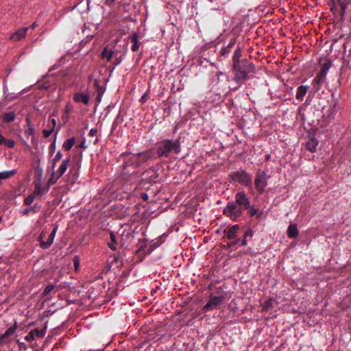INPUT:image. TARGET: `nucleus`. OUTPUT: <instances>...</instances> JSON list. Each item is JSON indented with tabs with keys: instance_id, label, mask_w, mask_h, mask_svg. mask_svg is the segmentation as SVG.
Wrapping results in <instances>:
<instances>
[{
	"instance_id": "1",
	"label": "nucleus",
	"mask_w": 351,
	"mask_h": 351,
	"mask_svg": "<svg viewBox=\"0 0 351 351\" xmlns=\"http://www.w3.org/2000/svg\"><path fill=\"white\" fill-rule=\"evenodd\" d=\"M174 150L176 154L180 152V143L178 141L163 140L158 143L157 152L159 156H168Z\"/></svg>"
},
{
	"instance_id": "2",
	"label": "nucleus",
	"mask_w": 351,
	"mask_h": 351,
	"mask_svg": "<svg viewBox=\"0 0 351 351\" xmlns=\"http://www.w3.org/2000/svg\"><path fill=\"white\" fill-rule=\"evenodd\" d=\"M234 69L236 71L235 80L239 83L241 80H246L248 77V73L254 71V66L247 62H242L236 64Z\"/></svg>"
},
{
	"instance_id": "3",
	"label": "nucleus",
	"mask_w": 351,
	"mask_h": 351,
	"mask_svg": "<svg viewBox=\"0 0 351 351\" xmlns=\"http://www.w3.org/2000/svg\"><path fill=\"white\" fill-rule=\"evenodd\" d=\"M223 213L232 220L237 221L243 215V209L234 202H230L223 209Z\"/></svg>"
},
{
	"instance_id": "4",
	"label": "nucleus",
	"mask_w": 351,
	"mask_h": 351,
	"mask_svg": "<svg viewBox=\"0 0 351 351\" xmlns=\"http://www.w3.org/2000/svg\"><path fill=\"white\" fill-rule=\"evenodd\" d=\"M269 176L264 171H257L254 179V185L257 191L261 194L263 193L265 188L268 184V180Z\"/></svg>"
},
{
	"instance_id": "5",
	"label": "nucleus",
	"mask_w": 351,
	"mask_h": 351,
	"mask_svg": "<svg viewBox=\"0 0 351 351\" xmlns=\"http://www.w3.org/2000/svg\"><path fill=\"white\" fill-rule=\"evenodd\" d=\"M118 51L116 52L108 47H106L101 53L104 58H106L108 62H111L115 66L119 65L124 58V56H118Z\"/></svg>"
},
{
	"instance_id": "6",
	"label": "nucleus",
	"mask_w": 351,
	"mask_h": 351,
	"mask_svg": "<svg viewBox=\"0 0 351 351\" xmlns=\"http://www.w3.org/2000/svg\"><path fill=\"white\" fill-rule=\"evenodd\" d=\"M232 178L249 188L252 187V176L244 170L237 171L232 174Z\"/></svg>"
},
{
	"instance_id": "7",
	"label": "nucleus",
	"mask_w": 351,
	"mask_h": 351,
	"mask_svg": "<svg viewBox=\"0 0 351 351\" xmlns=\"http://www.w3.org/2000/svg\"><path fill=\"white\" fill-rule=\"evenodd\" d=\"M56 232L57 227L54 228L49 235H47V233L44 231L40 233L38 239L42 248L47 249L52 245Z\"/></svg>"
},
{
	"instance_id": "8",
	"label": "nucleus",
	"mask_w": 351,
	"mask_h": 351,
	"mask_svg": "<svg viewBox=\"0 0 351 351\" xmlns=\"http://www.w3.org/2000/svg\"><path fill=\"white\" fill-rule=\"evenodd\" d=\"M341 109V104L338 99H332L329 106L324 110V114L328 119H332L335 117L337 113Z\"/></svg>"
},
{
	"instance_id": "9",
	"label": "nucleus",
	"mask_w": 351,
	"mask_h": 351,
	"mask_svg": "<svg viewBox=\"0 0 351 351\" xmlns=\"http://www.w3.org/2000/svg\"><path fill=\"white\" fill-rule=\"evenodd\" d=\"M223 299L224 298L222 295H211L208 302L204 306L203 311L207 312L217 308L222 303Z\"/></svg>"
},
{
	"instance_id": "10",
	"label": "nucleus",
	"mask_w": 351,
	"mask_h": 351,
	"mask_svg": "<svg viewBox=\"0 0 351 351\" xmlns=\"http://www.w3.org/2000/svg\"><path fill=\"white\" fill-rule=\"evenodd\" d=\"M69 161V158H66V159H64L62 161L57 171H53L52 173L51 178H50V182L55 183L60 177H62L64 175V173L66 172L68 168V164Z\"/></svg>"
},
{
	"instance_id": "11",
	"label": "nucleus",
	"mask_w": 351,
	"mask_h": 351,
	"mask_svg": "<svg viewBox=\"0 0 351 351\" xmlns=\"http://www.w3.org/2000/svg\"><path fill=\"white\" fill-rule=\"evenodd\" d=\"M235 203L243 210L251 208V204L245 191H239L235 195Z\"/></svg>"
},
{
	"instance_id": "12",
	"label": "nucleus",
	"mask_w": 351,
	"mask_h": 351,
	"mask_svg": "<svg viewBox=\"0 0 351 351\" xmlns=\"http://www.w3.org/2000/svg\"><path fill=\"white\" fill-rule=\"evenodd\" d=\"M16 326H13L8 328L5 332L0 335V346H3L9 341L10 337L12 336L16 332Z\"/></svg>"
},
{
	"instance_id": "13",
	"label": "nucleus",
	"mask_w": 351,
	"mask_h": 351,
	"mask_svg": "<svg viewBox=\"0 0 351 351\" xmlns=\"http://www.w3.org/2000/svg\"><path fill=\"white\" fill-rule=\"evenodd\" d=\"M119 232L121 235V244L122 245H125V243L130 240L131 237H132V230L128 229H125L123 228L119 229Z\"/></svg>"
},
{
	"instance_id": "14",
	"label": "nucleus",
	"mask_w": 351,
	"mask_h": 351,
	"mask_svg": "<svg viewBox=\"0 0 351 351\" xmlns=\"http://www.w3.org/2000/svg\"><path fill=\"white\" fill-rule=\"evenodd\" d=\"M73 99L76 102H82L88 104L90 100V96L88 93L77 92L74 94Z\"/></svg>"
},
{
	"instance_id": "15",
	"label": "nucleus",
	"mask_w": 351,
	"mask_h": 351,
	"mask_svg": "<svg viewBox=\"0 0 351 351\" xmlns=\"http://www.w3.org/2000/svg\"><path fill=\"white\" fill-rule=\"evenodd\" d=\"M239 229L238 224L233 225L226 231V237L228 239L233 240L237 237V234Z\"/></svg>"
},
{
	"instance_id": "16",
	"label": "nucleus",
	"mask_w": 351,
	"mask_h": 351,
	"mask_svg": "<svg viewBox=\"0 0 351 351\" xmlns=\"http://www.w3.org/2000/svg\"><path fill=\"white\" fill-rule=\"evenodd\" d=\"M27 29L28 27H23L19 29L17 31H16L14 34H12L10 38L14 40H19L25 36Z\"/></svg>"
},
{
	"instance_id": "17",
	"label": "nucleus",
	"mask_w": 351,
	"mask_h": 351,
	"mask_svg": "<svg viewBox=\"0 0 351 351\" xmlns=\"http://www.w3.org/2000/svg\"><path fill=\"white\" fill-rule=\"evenodd\" d=\"M308 86L307 85H301L297 88V92L295 97L298 99L302 101L304 99V95L306 94L307 90L308 89Z\"/></svg>"
},
{
	"instance_id": "18",
	"label": "nucleus",
	"mask_w": 351,
	"mask_h": 351,
	"mask_svg": "<svg viewBox=\"0 0 351 351\" xmlns=\"http://www.w3.org/2000/svg\"><path fill=\"white\" fill-rule=\"evenodd\" d=\"M40 208L41 206L36 204L32 206H29L27 208L21 210V213H22L23 215H27L31 212H33L34 213H37L40 210Z\"/></svg>"
},
{
	"instance_id": "19",
	"label": "nucleus",
	"mask_w": 351,
	"mask_h": 351,
	"mask_svg": "<svg viewBox=\"0 0 351 351\" xmlns=\"http://www.w3.org/2000/svg\"><path fill=\"white\" fill-rule=\"evenodd\" d=\"M318 145V141L315 138H311L306 143V149L311 152H316L317 146Z\"/></svg>"
},
{
	"instance_id": "20",
	"label": "nucleus",
	"mask_w": 351,
	"mask_h": 351,
	"mask_svg": "<svg viewBox=\"0 0 351 351\" xmlns=\"http://www.w3.org/2000/svg\"><path fill=\"white\" fill-rule=\"evenodd\" d=\"M327 74V69H322L320 71L313 80V82L320 84L322 83Z\"/></svg>"
},
{
	"instance_id": "21",
	"label": "nucleus",
	"mask_w": 351,
	"mask_h": 351,
	"mask_svg": "<svg viewBox=\"0 0 351 351\" xmlns=\"http://www.w3.org/2000/svg\"><path fill=\"white\" fill-rule=\"evenodd\" d=\"M130 38L133 43V45H132V50L133 51H137L139 49L138 36L137 34H136V33L133 34L131 36Z\"/></svg>"
},
{
	"instance_id": "22",
	"label": "nucleus",
	"mask_w": 351,
	"mask_h": 351,
	"mask_svg": "<svg viewBox=\"0 0 351 351\" xmlns=\"http://www.w3.org/2000/svg\"><path fill=\"white\" fill-rule=\"evenodd\" d=\"M16 173V170H10L0 172V182L2 180L9 178Z\"/></svg>"
},
{
	"instance_id": "23",
	"label": "nucleus",
	"mask_w": 351,
	"mask_h": 351,
	"mask_svg": "<svg viewBox=\"0 0 351 351\" xmlns=\"http://www.w3.org/2000/svg\"><path fill=\"white\" fill-rule=\"evenodd\" d=\"M254 235V232L252 230L249 229L247 230L243 235V239H241V246H246L247 245V238H252Z\"/></svg>"
},
{
	"instance_id": "24",
	"label": "nucleus",
	"mask_w": 351,
	"mask_h": 351,
	"mask_svg": "<svg viewBox=\"0 0 351 351\" xmlns=\"http://www.w3.org/2000/svg\"><path fill=\"white\" fill-rule=\"evenodd\" d=\"M287 234L291 238H294L298 234V230L297 226L293 224H291L288 227Z\"/></svg>"
},
{
	"instance_id": "25",
	"label": "nucleus",
	"mask_w": 351,
	"mask_h": 351,
	"mask_svg": "<svg viewBox=\"0 0 351 351\" xmlns=\"http://www.w3.org/2000/svg\"><path fill=\"white\" fill-rule=\"evenodd\" d=\"M49 121L51 122V128L49 130H43V134L47 138L49 137L52 134L53 129L56 125V121L55 119L53 118V119H50Z\"/></svg>"
},
{
	"instance_id": "26",
	"label": "nucleus",
	"mask_w": 351,
	"mask_h": 351,
	"mask_svg": "<svg viewBox=\"0 0 351 351\" xmlns=\"http://www.w3.org/2000/svg\"><path fill=\"white\" fill-rule=\"evenodd\" d=\"M16 117L15 113L13 111H10L4 114L3 117V121L8 123L14 120Z\"/></svg>"
},
{
	"instance_id": "27",
	"label": "nucleus",
	"mask_w": 351,
	"mask_h": 351,
	"mask_svg": "<svg viewBox=\"0 0 351 351\" xmlns=\"http://www.w3.org/2000/svg\"><path fill=\"white\" fill-rule=\"evenodd\" d=\"M116 244H117L116 237H115L114 234L112 232H111L110 241L108 242V246L112 250L114 251L117 250Z\"/></svg>"
},
{
	"instance_id": "28",
	"label": "nucleus",
	"mask_w": 351,
	"mask_h": 351,
	"mask_svg": "<svg viewBox=\"0 0 351 351\" xmlns=\"http://www.w3.org/2000/svg\"><path fill=\"white\" fill-rule=\"evenodd\" d=\"M74 143H75V138H71L69 139H67L66 141H64V143L63 144V147L65 150L69 151L74 145Z\"/></svg>"
},
{
	"instance_id": "29",
	"label": "nucleus",
	"mask_w": 351,
	"mask_h": 351,
	"mask_svg": "<svg viewBox=\"0 0 351 351\" xmlns=\"http://www.w3.org/2000/svg\"><path fill=\"white\" fill-rule=\"evenodd\" d=\"M97 129L96 128H91L88 133V136L93 138V143L97 144L98 139L97 138Z\"/></svg>"
},
{
	"instance_id": "30",
	"label": "nucleus",
	"mask_w": 351,
	"mask_h": 351,
	"mask_svg": "<svg viewBox=\"0 0 351 351\" xmlns=\"http://www.w3.org/2000/svg\"><path fill=\"white\" fill-rule=\"evenodd\" d=\"M241 56V51L239 47H238L234 52L233 55V60H234V66H236V64L240 63L239 58Z\"/></svg>"
},
{
	"instance_id": "31",
	"label": "nucleus",
	"mask_w": 351,
	"mask_h": 351,
	"mask_svg": "<svg viewBox=\"0 0 351 351\" xmlns=\"http://www.w3.org/2000/svg\"><path fill=\"white\" fill-rule=\"evenodd\" d=\"M32 330L35 335V338L36 337L43 338L45 337V335L46 334V328H44L43 329H37L36 328V329H34Z\"/></svg>"
},
{
	"instance_id": "32",
	"label": "nucleus",
	"mask_w": 351,
	"mask_h": 351,
	"mask_svg": "<svg viewBox=\"0 0 351 351\" xmlns=\"http://www.w3.org/2000/svg\"><path fill=\"white\" fill-rule=\"evenodd\" d=\"M27 128L25 130V133L27 135L33 134L34 133L35 130L29 119H27Z\"/></svg>"
},
{
	"instance_id": "33",
	"label": "nucleus",
	"mask_w": 351,
	"mask_h": 351,
	"mask_svg": "<svg viewBox=\"0 0 351 351\" xmlns=\"http://www.w3.org/2000/svg\"><path fill=\"white\" fill-rule=\"evenodd\" d=\"M34 199H35V195L33 193L30 194L25 198L24 204L25 205L29 206L33 203V202L34 201Z\"/></svg>"
},
{
	"instance_id": "34",
	"label": "nucleus",
	"mask_w": 351,
	"mask_h": 351,
	"mask_svg": "<svg viewBox=\"0 0 351 351\" xmlns=\"http://www.w3.org/2000/svg\"><path fill=\"white\" fill-rule=\"evenodd\" d=\"M241 240L238 239L237 237L236 239H233L230 243H229L228 244V246L229 247H233L234 246L242 247L241 245Z\"/></svg>"
},
{
	"instance_id": "35",
	"label": "nucleus",
	"mask_w": 351,
	"mask_h": 351,
	"mask_svg": "<svg viewBox=\"0 0 351 351\" xmlns=\"http://www.w3.org/2000/svg\"><path fill=\"white\" fill-rule=\"evenodd\" d=\"M3 145H5L9 148H13L15 146V142L12 139H5Z\"/></svg>"
},
{
	"instance_id": "36",
	"label": "nucleus",
	"mask_w": 351,
	"mask_h": 351,
	"mask_svg": "<svg viewBox=\"0 0 351 351\" xmlns=\"http://www.w3.org/2000/svg\"><path fill=\"white\" fill-rule=\"evenodd\" d=\"M62 154L61 152H60V151H58V152L56 153V154L55 157H54V158H53V169H54V165H55V164H56V162H58L59 160H60V159L62 158Z\"/></svg>"
},
{
	"instance_id": "37",
	"label": "nucleus",
	"mask_w": 351,
	"mask_h": 351,
	"mask_svg": "<svg viewBox=\"0 0 351 351\" xmlns=\"http://www.w3.org/2000/svg\"><path fill=\"white\" fill-rule=\"evenodd\" d=\"M55 288V286L53 285H48L43 291V294L45 295H47L51 291H53Z\"/></svg>"
},
{
	"instance_id": "38",
	"label": "nucleus",
	"mask_w": 351,
	"mask_h": 351,
	"mask_svg": "<svg viewBox=\"0 0 351 351\" xmlns=\"http://www.w3.org/2000/svg\"><path fill=\"white\" fill-rule=\"evenodd\" d=\"M35 339V335L32 330L26 336L25 339L29 341H32Z\"/></svg>"
},
{
	"instance_id": "39",
	"label": "nucleus",
	"mask_w": 351,
	"mask_h": 351,
	"mask_svg": "<svg viewBox=\"0 0 351 351\" xmlns=\"http://www.w3.org/2000/svg\"><path fill=\"white\" fill-rule=\"evenodd\" d=\"M230 50H228V48L227 49V46L223 47L220 51L221 53V56H227L229 53H230Z\"/></svg>"
},
{
	"instance_id": "40",
	"label": "nucleus",
	"mask_w": 351,
	"mask_h": 351,
	"mask_svg": "<svg viewBox=\"0 0 351 351\" xmlns=\"http://www.w3.org/2000/svg\"><path fill=\"white\" fill-rule=\"evenodd\" d=\"M149 98V93L148 92H145L141 97V101L142 103H145Z\"/></svg>"
},
{
	"instance_id": "41",
	"label": "nucleus",
	"mask_w": 351,
	"mask_h": 351,
	"mask_svg": "<svg viewBox=\"0 0 351 351\" xmlns=\"http://www.w3.org/2000/svg\"><path fill=\"white\" fill-rule=\"evenodd\" d=\"M236 43V40L234 38L232 39L230 43L228 44L227 45V49L228 48V50H230V51H231L232 48L234 46Z\"/></svg>"
},
{
	"instance_id": "42",
	"label": "nucleus",
	"mask_w": 351,
	"mask_h": 351,
	"mask_svg": "<svg viewBox=\"0 0 351 351\" xmlns=\"http://www.w3.org/2000/svg\"><path fill=\"white\" fill-rule=\"evenodd\" d=\"M73 107H72V105L70 102H68L65 106V111L67 112V113H69L71 110H72Z\"/></svg>"
},
{
	"instance_id": "43",
	"label": "nucleus",
	"mask_w": 351,
	"mask_h": 351,
	"mask_svg": "<svg viewBox=\"0 0 351 351\" xmlns=\"http://www.w3.org/2000/svg\"><path fill=\"white\" fill-rule=\"evenodd\" d=\"M73 262H74V265H75V267L76 268L78 267L79 265H80V261H79V258L77 256L74 257Z\"/></svg>"
},
{
	"instance_id": "44",
	"label": "nucleus",
	"mask_w": 351,
	"mask_h": 351,
	"mask_svg": "<svg viewBox=\"0 0 351 351\" xmlns=\"http://www.w3.org/2000/svg\"><path fill=\"white\" fill-rule=\"evenodd\" d=\"M256 213H257V210H256V209H255V208H251V209L250 210V211H249V213H250V215L251 216H254V215H255L256 214Z\"/></svg>"
},
{
	"instance_id": "45",
	"label": "nucleus",
	"mask_w": 351,
	"mask_h": 351,
	"mask_svg": "<svg viewBox=\"0 0 351 351\" xmlns=\"http://www.w3.org/2000/svg\"><path fill=\"white\" fill-rule=\"evenodd\" d=\"M36 193H38V194L41 193V189L38 187L36 188V190L34 191V193L33 194L36 195Z\"/></svg>"
},
{
	"instance_id": "46",
	"label": "nucleus",
	"mask_w": 351,
	"mask_h": 351,
	"mask_svg": "<svg viewBox=\"0 0 351 351\" xmlns=\"http://www.w3.org/2000/svg\"><path fill=\"white\" fill-rule=\"evenodd\" d=\"M5 139V138L0 134V145H3Z\"/></svg>"
},
{
	"instance_id": "47",
	"label": "nucleus",
	"mask_w": 351,
	"mask_h": 351,
	"mask_svg": "<svg viewBox=\"0 0 351 351\" xmlns=\"http://www.w3.org/2000/svg\"><path fill=\"white\" fill-rule=\"evenodd\" d=\"M141 196H142L143 199H145V200H146V199H148V195H147V193H143V194L141 195Z\"/></svg>"
},
{
	"instance_id": "48",
	"label": "nucleus",
	"mask_w": 351,
	"mask_h": 351,
	"mask_svg": "<svg viewBox=\"0 0 351 351\" xmlns=\"http://www.w3.org/2000/svg\"><path fill=\"white\" fill-rule=\"evenodd\" d=\"M37 26H38L37 23H36V22H34V23L32 24L31 27H32V29H34V28H36Z\"/></svg>"
},
{
	"instance_id": "49",
	"label": "nucleus",
	"mask_w": 351,
	"mask_h": 351,
	"mask_svg": "<svg viewBox=\"0 0 351 351\" xmlns=\"http://www.w3.org/2000/svg\"><path fill=\"white\" fill-rule=\"evenodd\" d=\"M71 180H72V182H75V178H73V177H72V178H71Z\"/></svg>"
},
{
	"instance_id": "50",
	"label": "nucleus",
	"mask_w": 351,
	"mask_h": 351,
	"mask_svg": "<svg viewBox=\"0 0 351 351\" xmlns=\"http://www.w3.org/2000/svg\"><path fill=\"white\" fill-rule=\"evenodd\" d=\"M15 98H16V97H11V98H10V100L14 99H15Z\"/></svg>"
},
{
	"instance_id": "51",
	"label": "nucleus",
	"mask_w": 351,
	"mask_h": 351,
	"mask_svg": "<svg viewBox=\"0 0 351 351\" xmlns=\"http://www.w3.org/2000/svg\"><path fill=\"white\" fill-rule=\"evenodd\" d=\"M114 0H109V1L110 2H113Z\"/></svg>"
}]
</instances>
